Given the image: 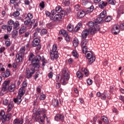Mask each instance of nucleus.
Wrapping results in <instances>:
<instances>
[{"mask_svg": "<svg viewBox=\"0 0 124 124\" xmlns=\"http://www.w3.org/2000/svg\"><path fill=\"white\" fill-rule=\"evenodd\" d=\"M26 91L24 89H20L19 91L17 97L14 99V102L17 104H20L22 102V97L25 94Z\"/></svg>", "mask_w": 124, "mask_h": 124, "instance_id": "423d86ee", "label": "nucleus"}, {"mask_svg": "<svg viewBox=\"0 0 124 124\" xmlns=\"http://www.w3.org/2000/svg\"><path fill=\"white\" fill-rule=\"evenodd\" d=\"M74 91L75 93H76V94H75V96H78L79 95V92L78 91V89H77V88H74Z\"/></svg>", "mask_w": 124, "mask_h": 124, "instance_id": "774afa93", "label": "nucleus"}, {"mask_svg": "<svg viewBox=\"0 0 124 124\" xmlns=\"http://www.w3.org/2000/svg\"><path fill=\"white\" fill-rule=\"evenodd\" d=\"M119 10L120 13H121V14H124V9L123 8L122 6H121L119 7Z\"/></svg>", "mask_w": 124, "mask_h": 124, "instance_id": "bf43d9fd", "label": "nucleus"}, {"mask_svg": "<svg viewBox=\"0 0 124 124\" xmlns=\"http://www.w3.org/2000/svg\"><path fill=\"white\" fill-rule=\"evenodd\" d=\"M13 26V29L14 30H19L20 29V22L18 21H16Z\"/></svg>", "mask_w": 124, "mask_h": 124, "instance_id": "aec40b11", "label": "nucleus"}, {"mask_svg": "<svg viewBox=\"0 0 124 124\" xmlns=\"http://www.w3.org/2000/svg\"><path fill=\"white\" fill-rule=\"evenodd\" d=\"M82 26H83V24H82L81 23H78L77 26L75 28V31L77 32V31L80 30V29L82 28Z\"/></svg>", "mask_w": 124, "mask_h": 124, "instance_id": "a878e982", "label": "nucleus"}, {"mask_svg": "<svg viewBox=\"0 0 124 124\" xmlns=\"http://www.w3.org/2000/svg\"><path fill=\"white\" fill-rule=\"evenodd\" d=\"M12 26L11 25H8L7 26V31L8 32H11V31H12Z\"/></svg>", "mask_w": 124, "mask_h": 124, "instance_id": "603ef678", "label": "nucleus"}, {"mask_svg": "<svg viewBox=\"0 0 124 124\" xmlns=\"http://www.w3.org/2000/svg\"><path fill=\"white\" fill-rule=\"evenodd\" d=\"M14 107V104L13 103V102H10L9 104L8 105V109H7V113H9L12 109H13V108Z\"/></svg>", "mask_w": 124, "mask_h": 124, "instance_id": "a211bd4d", "label": "nucleus"}, {"mask_svg": "<svg viewBox=\"0 0 124 124\" xmlns=\"http://www.w3.org/2000/svg\"><path fill=\"white\" fill-rule=\"evenodd\" d=\"M85 54H87L86 57L88 60L89 64H92L95 61V56L93 54V52L91 51H87Z\"/></svg>", "mask_w": 124, "mask_h": 124, "instance_id": "0eeeda50", "label": "nucleus"}, {"mask_svg": "<svg viewBox=\"0 0 124 124\" xmlns=\"http://www.w3.org/2000/svg\"><path fill=\"white\" fill-rule=\"evenodd\" d=\"M33 17V16H32V14L30 13L27 14V17H26L27 19H30L31 20V19H32Z\"/></svg>", "mask_w": 124, "mask_h": 124, "instance_id": "8fccbe9b", "label": "nucleus"}, {"mask_svg": "<svg viewBox=\"0 0 124 124\" xmlns=\"http://www.w3.org/2000/svg\"><path fill=\"white\" fill-rule=\"evenodd\" d=\"M40 7L42 8V9H44L45 7V3L44 1H42L39 4Z\"/></svg>", "mask_w": 124, "mask_h": 124, "instance_id": "4d7b16f0", "label": "nucleus"}, {"mask_svg": "<svg viewBox=\"0 0 124 124\" xmlns=\"http://www.w3.org/2000/svg\"><path fill=\"white\" fill-rule=\"evenodd\" d=\"M47 112L45 108H39L37 110L36 116H40V115H43Z\"/></svg>", "mask_w": 124, "mask_h": 124, "instance_id": "ddd939ff", "label": "nucleus"}, {"mask_svg": "<svg viewBox=\"0 0 124 124\" xmlns=\"http://www.w3.org/2000/svg\"><path fill=\"white\" fill-rule=\"evenodd\" d=\"M79 44V41L78 39H75L73 41V45L74 47H76L77 46H78Z\"/></svg>", "mask_w": 124, "mask_h": 124, "instance_id": "4c0bfd02", "label": "nucleus"}, {"mask_svg": "<svg viewBox=\"0 0 124 124\" xmlns=\"http://www.w3.org/2000/svg\"><path fill=\"white\" fill-rule=\"evenodd\" d=\"M99 7L100 8H101L103 9V8H104L106 5H107V2H104V1H101L99 3Z\"/></svg>", "mask_w": 124, "mask_h": 124, "instance_id": "cd10ccee", "label": "nucleus"}, {"mask_svg": "<svg viewBox=\"0 0 124 124\" xmlns=\"http://www.w3.org/2000/svg\"><path fill=\"white\" fill-rule=\"evenodd\" d=\"M20 10V9L16 8V11L13 14V16L15 18L18 17L20 15V12H19V11Z\"/></svg>", "mask_w": 124, "mask_h": 124, "instance_id": "2f4dec72", "label": "nucleus"}, {"mask_svg": "<svg viewBox=\"0 0 124 124\" xmlns=\"http://www.w3.org/2000/svg\"><path fill=\"white\" fill-rule=\"evenodd\" d=\"M5 117V112H4V111L3 110L0 111V117L1 121H2V122L3 121V120H4Z\"/></svg>", "mask_w": 124, "mask_h": 124, "instance_id": "c85d7f7f", "label": "nucleus"}, {"mask_svg": "<svg viewBox=\"0 0 124 124\" xmlns=\"http://www.w3.org/2000/svg\"><path fill=\"white\" fill-rule=\"evenodd\" d=\"M24 124V119L21 118L20 119L16 118L13 121V124Z\"/></svg>", "mask_w": 124, "mask_h": 124, "instance_id": "2eb2a0df", "label": "nucleus"}, {"mask_svg": "<svg viewBox=\"0 0 124 124\" xmlns=\"http://www.w3.org/2000/svg\"><path fill=\"white\" fill-rule=\"evenodd\" d=\"M64 37H65V40L67 42L70 41V37L68 35V33L66 36H64Z\"/></svg>", "mask_w": 124, "mask_h": 124, "instance_id": "052dcab7", "label": "nucleus"}, {"mask_svg": "<svg viewBox=\"0 0 124 124\" xmlns=\"http://www.w3.org/2000/svg\"><path fill=\"white\" fill-rule=\"evenodd\" d=\"M9 84H10V80H5L3 83L1 91L4 93V92L7 91L9 89L10 92H14L15 90V84H12L10 86Z\"/></svg>", "mask_w": 124, "mask_h": 124, "instance_id": "7ed1b4c3", "label": "nucleus"}, {"mask_svg": "<svg viewBox=\"0 0 124 124\" xmlns=\"http://www.w3.org/2000/svg\"><path fill=\"white\" fill-rule=\"evenodd\" d=\"M77 76L78 78H79L80 80H81V79H83V74H82V73H81L79 71H78L77 72Z\"/></svg>", "mask_w": 124, "mask_h": 124, "instance_id": "f704fd0d", "label": "nucleus"}, {"mask_svg": "<svg viewBox=\"0 0 124 124\" xmlns=\"http://www.w3.org/2000/svg\"><path fill=\"white\" fill-rule=\"evenodd\" d=\"M107 16V13L106 12V11L104 10L100 14L99 16L100 18H102V19H104L105 17Z\"/></svg>", "mask_w": 124, "mask_h": 124, "instance_id": "bb28decb", "label": "nucleus"}, {"mask_svg": "<svg viewBox=\"0 0 124 124\" xmlns=\"http://www.w3.org/2000/svg\"><path fill=\"white\" fill-rule=\"evenodd\" d=\"M109 4L115 5L116 4V0H107Z\"/></svg>", "mask_w": 124, "mask_h": 124, "instance_id": "de8ad7c7", "label": "nucleus"}, {"mask_svg": "<svg viewBox=\"0 0 124 124\" xmlns=\"http://www.w3.org/2000/svg\"><path fill=\"white\" fill-rule=\"evenodd\" d=\"M81 71L83 72V74L86 76V77L89 76V71L86 68H82L81 69Z\"/></svg>", "mask_w": 124, "mask_h": 124, "instance_id": "c756f323", "label": "nucleus"}, {"mask_svg": "<svg viewBox=\"0 0 124 124\" xmlns=\"http://www.w3.org/2000/svg\"><path fill=\"white\" fill-rule=\"evenodd\" d=\"M11 117H12V113H8L7 115H5L3 122L9 121L10 119H11Z\"/></svg>", "mask_w": 124, "mask_h": 124, "instance_id": "393cba45", "label": "nucleus"}, {"mask_svg": "<svg viewBox=\"0 0 124 124\" xmlns=\"http://www.w3.org/2000/svg\"><path fill=\"white\" fill-rule=\"evenodd\" d=\"M55 11L57 13H61L62 12V7H61V6H57L56 7Z\"/></svg>", "mask_w": 124, "mask_h": 124, "instance_id": "37998d69", "label": "nucleus"}, {"mask_svg": "<svg viewBox=\"0 0 124 124\" xmlns=\"http://www.w3.org/2000/svg\"><path fill=\"white\" fill-rule=\"evenodd\" d=\"M38 35V33H37V32H34L33 33V38L34 39H39L38 38H37Z\"/></svg>", "mask_w": 124, "mask_h": 124, "instance_id": "13d9d810", "label": "nucleus"}, {"mask_svg": "<svg viewBox=\"0 0 124 124\" xmlns=\"http://www.w3.org/2000/svg\"><path fill=\"white\" fill-rule=\"evenodd\" d=\"M100 98L102 100H106V95H105L104 93H101Z\"/></svg>", "mask_w": 124, "mask_h": 124, "instance_id": "680f3d73", "label": "nucleus"}, {"mask_svg": "<svg viewBox=\"0 0 124 124\" xmlns=\"http://www.w3.org/2000/svg\"><path fill=\"white\" fill-rule=\"evenodd\" d=\"M26 32V27L25 26L22 27L19 30V33L20 34H23L24 32Z\"/></svg>", "mask_w": 124, "mask_h": 124, "instance_id": "72a5a7b5", "label": "nucleus"}, {"mask_svg": "<svg viewBox=\"0 0 124 124\" xmlns=\"http://www.w3.org/2000/svg\"><path fill=\"white\" fill-rule=\"evenodd\" d=\"M81 3H82V5H84V6H86V5H87V3H89V0H82Z\"/></svg>", "mask_w": 124, "mask_h": 124, "instance_id": "5fc2aeb1", "label": "nucleus"}, {"mask_svg": "<svg viewBox=\"0 0 124 124\" xmlns=\"http://www.w3.org/2000/svg\"><path fill=\"white\" fill-rule=\"evenodd\" d=\"M16 0H10V3H12V4H14V7L15 8H16L17 7V3L16 2Z\"/></svg>", "mask_w": 124, "mask_h": 124, "instance_id": "49530a36", "label": "nucleus"}, {"mask_svg": "<svg viewBox=\"0 0 124 124\" xmlns=\"http://www.w3.org/2000/svg\"><path fill=\"white\" fill-rule=\"evenodd\" d=\"M112 19L110 16H108L105 19V22H110Z\"/></svg>", "mask_w": 124, "mask_h": 124, "instance_id": "338daca9", "label": "nucleus"}, {"mask_svg": "<svg viewBox=\"0 0 124 124\" xmlns=\"http://www.w3.org/2000/svg\"><path fill=\"white\" fill-rule=\"evenodd\" d=\"M87 83L88 85H91L93 84V80L91 79V78H89L87 80Z\"/></svg>", "mask_w": 124, "mask_h": 124, "instance_id": "0e129e2a", "label": "nucleus"}, {"mask_svg": "<svg viewBox=\"0 0 124 124\" xmlns=\"http://www.w3.org/2000/svg\"><path fill=\"white\" fill-rule=\"evenodd\" d=\"M5 45H6L7 47H9V46L11 45V42H10V39H8V40H5Z\"/></svg>", "mask_w": 124, "mask_h": 124, "instance_id": "ea45409f", "label": "nucleus"}, {"mask_svg": "<svg viewBox=\"0 0 124 124\" xmlns=\"http://www.w3.org/2000/svg\"><path fill=\"white\" fill-rule=\"evenodd\" d=\"M89 33L90 31H89V30H88V29L83 31L82 33V38L83 39H86V38H87V37L89 34Z\"/></svg>", "mask_w": 124, "mask_h": 124, "instance_id": "dca6fc26", "label": "nucleus"}, {"mask_svg": "<svg viewBox=\"0 0 124 124\" xmlns=\"http://www.w3.org/2000/svg\"><path fill=\"white\" fill-rule=\"evenodd\" d=\"M101 120L103 121L104 123H105L106 124H109V120H108V118L106 117L105 116L101 117Z\"/></svg>", "mask_w": 124, "mask_h": 124, "instance_id": "473e14b6", "label": "nucleus"}, {"mask_svg": "<svg viewBox=\"0 0 124 124\" xmlns=\"http://www.w3.org/2000/svg\"><path fill=\"white\" fill-rule=\"evenodd\" d=\"M120 28V26L118 25L115 24L113 25L112 29L111 30V32L112 33H114V34L117 35L119 32H120V30H119V28Z\"/></svg>", "mask_w": 124, "mask_h": 124, "instance_id": "9d476101", "label": "nucleus"}, {"mask_svg": "<svg viewBox=\"0 0 124 124\" xmlns=\"http://www.w3.org/2000/svg\"><path fill=\"white\" fill-rule=\"evenodd\" d=\"M39 120H40V122H39V124H45V118H43V119L41 118V116H39ZM41 122V123H40Z\"/></svg>", "mask_w": 124, "mask_h": 124, "instance_id": "a19ab883", "label": "nucleus"}, {"mask_svg": "<svg viewBox=\"0 0 124 124\" xmlns=\"http://www.w3.org/2000/svg\"><path fill=\"white\" fill-rule=\"evenodd\" d=\"M26 20L24 21V25L28 27L29 29H31L32 27V25L31 23V19H29L28 17H26Z\"/></svg>", "mask_w": 124, "mask_h": 124, "instance_id": "4468645a", "label": "nucleus"}, {"mask_svg": "<svg viewBox=\"0 0 124 124\" xmlns=\"http://www.w3.org/2000/svg\"><path fill=\"white\" fill-rule=\"evenodd\" d=\"M59 34H62L63 36H66L68 33L65 30L62 29L59 31Z\"/></svg>", "mask_w": 124, "mask_h": 124, "instance_id": "7c9ffc66", "label": "nucleus"}, {"mask_svg": "<svg viewBox=\"0 0 124 124\" xmlns=\"http://www.w3.org/2000/svg\"><path fill=\"white\" fill-rule=\"evenodd\" d=\"M4 51H5V47L1 46L0 48V54H2V53H3V52H4Z\"/></svg>", "mask_w": 124, "mask_h": 124, "instance_id": "69168bd1", "label": "nucleus"}, {"mask_svg": "<svg viewBox=\"0 0 124 124\" xmlns=\"http://www.w3.org/2000/svg\"><path fill=\"white\" fill-rule=\"evenodd\" d=\"M51 104L54 106V107H57V106H59V101L56 99H53L52 100Z\"/></svg>", "mask_w": 124, "mask_h": 124, "instance_id": "4be33fe9", "label": "nucleus"}, {"mask_svg": "<svg viewBox=\"0 0 124 124\" xmlns=\"http://www.w3.org/2000/svg\"><path fill=\"white\" fill-rule=\"evenodd\" d=\"M95 25V22L93 21H89L88 24V26L89 27V28H93V27H94Z\"/></svg>", "mask_w": 124, "mask_h": 124, "instance_id": "58836bf2", "label": "nucleus"}, {"mask_svg": "<svg viewBox=\"0 0 124 124\" xmlns=\"http://www.w3.org/2000/svg\"><path fill=\"white\" fill-rule=\"evenodd\" d=\"M70 78L69 71L67 69V68L64 67L62 70V76L60 80V77L59 76L56 77V80L57 82L60 81L61 83H62V85H66Z\"/></svg>", "mask_w": 124, "mask_h": 124, "instance_id": "f03ea898", "label": "nucleus"}, {"mask_svg": "<svg viewBox=\"0 0 124 124\" xmlns=\"http://www.w3.org/2000/svg\"><path fill=\"white\" fill-rule=\"evenodd\" d=\"M102 21H103V18L99 16V17L96 19V21L95 22V23L97 24H100Z\"/></svg>", "mask_w": 124, "mask_h": 124, "instance_id": "79ce46f5", "label": "nucleus"}, {"mask_svg": "<svg viewBox=\"0 0 124 124\" xmlns=\"http://www.w3.org/2000/svg\"><path fill=\"white\" fill-rule=\"evenodd\" d=\"M26 52V47L22 46L20 50L19 54H17L16 57V62H21L23 61V57Z\"/></svg>", "mask_w": 124, "mask_h": 124, "instance_id": "39448f33", "label": "nucleus"}, {"mask_svg": "<svg viewBox=\"0 0 124 124\" xmlns=\"http://www.w3.org/2000/svg\"><path fill=\"white\" fill-rule=\"evenodd\" d=\"M67 29L69 31H73V26L71 24H69L67 26Z\"/></svg>", "mask_w": 124, "mask_h": 124, "instance_id": "a18cd8bd", "label": "nucleus"}, {"mask_svg": "<svg viewBox=\"0 0 124 124\" xmlns=\"http://www.w3.org/2000/svg\"><path fill=\"white\" fill-rule=\"evenodd\" d=\"M19 34V32L16 30H14L13 31V33L12 35V37L13 38H14V39H16V38H17V37L18 36Z\"/></svg>", "mask_w": 124, "mask_h": 124, "instance_id": "b1692460", "label": "nucleus"}, {"mask_svg": "<svg viewBox=\"0 0 124 124\" xmlns=\"http://www.w3.org/2000/svg\"><path fill=\"white\" fill-rule=\"evenodd\" d=\"M65 15L67 16L69 14V13H70V12H71V9H70V7L67 8L65 10Z\"/></svg>", "mask_w": 124, "mask_h": 124, "instance_id": "09e8293b", "label": "nucleus"}, {"mask_svg": "<svg viewBox=\"0 0 124 124\" xmlns=\"http://www.w3.org/2000/svg\"><path fill=\"white\" fill-rule=\"evenodd\" d=\"M14 21L12 19H10L9 21H8V25L9 26H12V25H14Z\"/></svg>", "mask_w": 124, "mask_h": 124, "instance_id": "e2e57ef3", "label": "nucleus"}, {"mask_svg": "<svg viewBox=\"0 0 124 124\" xmlns=\"http://www.w3.org/2000/svg\"><path fill=\"white\" fill-rule=\"evenodd\" d=\"M54 119L56 122L61 121V122H63L64 120V115L63 114H57L55 117Z\"/></svg>", "mask_w": 124, "mask_h": 124, "instance_id": "9b49d317", "label": "nucleus"}, {"mask_svg": "<svg viewBox=\"0 0 124 124\" xmlns=\"http://www.w3.org/2000/svg\"><path fill=\"white\" fill-rule=\"evenodd\" d=\"M44 34H47V30L46 29H42L41 31V35H44Z\"/></svg>", "mask_w": 124, "mask_h": 124, "instance_id": "6e6d98bb", "label": "nucleus"}, {"mask_svg": "<svg viewBox=\"0 0 124 124\" xmlns=\"http://www.w3.org/2000/svg\"><path fill=\"white\" fill-rule=\"evenodd\" d=\"M62 4L64 6H68L70 4V2L69 0H64V1L62 2Z\"/></svg>", "mask_w": 124, "mask_h": 124, "instance_id": "c9c22d12", "label": "nucleus"}, {"mask_svg": "<svg viewBox=\"0 0 124 124\" xmlns=\"http://www.w3.org/2000/svg\"><path fill=\"white\" fill-rule=\"evenodd\" d=\"M34 54L31 53L29 55V61L31 62L32 68L26 69L25 77L27 79H31L32 77V75L34 74L35 72V68H39L40 64L39 62L41 61V56L40 55H37L35 58Z\"/></svg>", "mask_w": 124, "mask_h": 124, "instance_id": "f257e3e1", "label": "nucleus"}, {"mask_svg": "<svg viewBox=\"0 0 124 124\" xmlns=\"http://www.w3.org/2000/svg\"><path fill=\"white\" fill-rule=\"evenodd\" d=\"M1 76L6 78H7V77H9V76H10V71L9 69H7L5 72L1 73Z\"/></svg>", "mask_w": 124, "mask_h": 124, "instance_id": "f3484780", "label": "nucleus"}, {"mask_svg": "<svg viewBox=\"0 0 124 124\" xmlns=\"http://www.w3.org/2000/svg\"><path fill=\"white\" fill-rule=\"evenodd\" d=\"M99 23H96L95 22V25L94 26V28L91 30V32L93 33H95L96 31H99V30H100V27H99Z\"/></svg>", "mask_w": 124, "mask_h": 124, "instance_id": "f8f14e48", "label": "nucleus"}, {"mask_svg": "<svg viewBox=\"0 0 124 124\" xmlns=\"http://www.w3.org/2000/svg\"><path fill=\"white\" fill-rule=\"evenodd\" d=\"M88 44V40L84 39L81 42V47L82 48V52L83 54H86L87 51H88V46L87 45Z\"/></svg>", "mask_w": 124, "mask_h": 124, "instance_id": "1a4fd4ad", "label": "nucleus"}, {"mask_svg": "<svg viewBox=\"0 0 124 124\" xmlns=\"http://www.w3.org/2000/svg\"><path fill=\"white\" fill-rule=\"evenodd\" d=\"M77 15L79 18H83L86 15V12H85V11L81 10L78 12Z\"/></svg>", "mask_w": 124, "mask_h": 124, "instance_id": "6ab92c4d", "label": "nucleus"}, {"mask_svg": "<svg viewBox=\"0 0 124 124\" xmlns=\"http://www.w3.org/2000/svg\"><path fill=\"white\" fill-rule=\"evenodd\" d=\"M46 98V95L44 94H40L39 99L40 100H44Z\"/></svg>", "mask_w": 124, "mask_h": 124, "instance_id": "3c124183", "label": "nucleus"}, {"mask_svg": "<svg viewBox=\"0 0 124 124\" xmlns=\"http://www.w3.org/2000/svg\"><path fill=\"white\" fill-rule=\"evenodd\" d=\"M93 6H91L89 8H87L85 10V13H86V14H88V13H92V12L93 11Z\"/></svg>", "mask_w": 124, "mask_h": 124, "instance_id": "5701e85b", "label": "nucleus"}, {"mask_svg": "<svg viewBox=\"0 0 124 124\" xmlns=\"http://www.w3.org/2000/svg\"><path fill=\"white\" fill-rule=\"evenodd\" d=\"M3 105H5V106H7V105H8L9 104V102L8 101V100L5 99H4L3 101Z\"/></svg>", "mask_w": 124, "mask_h": 124, "instance_id": "864d4df0", "label": "nucleus"}, {"mask_svg": "<svg viewBox=\"0 0 124 124\" xmlns=\"http://www.w3.org/2000/svg\"><path fill=\"white\" fill-rule=\"evenodd\" d=\"M40 42V40H39V39H34L31 44L32 47L37 46V50L38 51H39V50L41 49V45L39 44Z\"/></svg>", "mask_w": 124, "mask_h": 124, "instance_id": "6e6552de", "label": "nucleus"}, {"mask_svg": "<svg viewBox=\"0 0 124 124\" xmlns=\"http://www.w3.org/2000/svg\"><path fill=\"white\" fill-rule=\"evenodd\" d=\"M57 50H58V46L57 45H54L52 50H50L49 51L50 56L52 61H54L55 59L57 60L59 58V52Z\"/></svg>", "mask_w": 124, "mask_h": 124, "instance_id": "20e7f679", "label": "nucleus"}, {"mask_svg": "<svg viewBox=\"0 0 124 124\" xmlns=\"http://www.w3.org/2000/svg\"><path fill=\"white\" fill-rule=\"evenodd\" d=\"M94 79L95 82L99 83V82H100V77L98 75H96L94 78Z\"/></svg>", "mask_w": 124, "mask_h": 124, "instance_id": "e433bc0d", "label": "nucleus"}, {"mask_svg": "<svg viewBox=\"0 0 124 124\" xmlns=\"http://www.w3.org/2000/svg\"><path fill=\"white\" fill-rule=\"evenodd\" d=\"M62 18V16L61 15V14H56L54 16V21L58 22L59 21H61V19Z\"/></svg>", "mask_w": 124, "mask_h": 124, "instance_id": "412c9836", "label": "nucleus"}, {"mask_svg": "<svg viewBox=\"0 0 124 124\" xmlns=\"http://www.w3.org/2000/svg\"><path fill=\"white\" fill-rule=\"evenodd\" d=\"M72 55L75 58H79V54H78L76 50L73 51Z\"/></svg>", "mask_w": 124, "mask_h": 124, "instance_id": "c03bdc74", "label": "nucleus"}]
</instances>
